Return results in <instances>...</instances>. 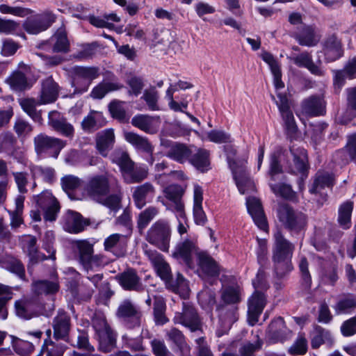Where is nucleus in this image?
<instances>
[{
    "mask_svg": "<svg viewBox=\"0 0 356 356\" xmlns=\"http://www.w3.org/2000/svg\"><path fill=\"white\" fill-rule=\"evenodd\" d=\"M48 123L56 131L63 136L72 138L74 136V127L59 112L52 111L48 115Z\"/></svg>",
    "mask_w": 356,
    "mask_h": 356,
    "instance_id": "obj_20",
    "label": "nucleus"
},
{
    "mask_svg": "<svg viewBox=\"0 0 356 356\" xmlns=\"http://www.w3.org/2000/svg\"><path fill=\"white\" fill-rule=\"evenodd\" d=\"M115 279L124 290L141 292L145 289L140 277L134 268H127L124 272L118 274Z\"/></svg>",
    "mask_w": 356,
    "mask_h": 356,
    "instance_id": "obj_14",
    "label": "nucleus"
},
{
    "mask_svg": "<svg viewBox=\"0 0 356 356\" xmlns=\"http://www.w3.org/2000/svg\"><path fill=\"white\" fill-rule=\"evenodd\" d=\"M154 118L140 114L132 118L131 124L146 133L154 134L156 132V129L154 127Z\"/></svg>",
    "mask_w": 356,
    "mask_h": 356,
    "instance_id": "obj_43",
    "label": "nucleus"
},
{
    "mask_svg": "<svg viewBox=\"0 0 356 356\" xmlns=\"http://www.w3.org/2000/svg\"><path fill=\"white\" fill-rule=\"evenodd\" d=\"M85 191L90 199L95 201L102 200L110 192L108 176L98 175L91 177L85 186Z\"/></svg>",
    "mask_w": 356,
    "mask_h": 356,
    "instance_id": "obj_7",
    "label": "nucleus"
},
{
    "mask_svg": "<svg viewBox=\"0 0 356 356\" xmlns=\"http://www.w3.org/2000/svg\"><path fill=\"white\" fill-rule=\"evenodd\" d=\"M111 160L120 167L122 175L130 170L134 163L129 154L122 149H115L111 154Z\"/></svg>",
    "mask_w": 356,
    "mask_h": 356,
    "instance_id": "obj_35",
    "label": "nucleus"
},
{
    "mask_svg": "<svg viewBox=\"0 0 356 356\" xmlns=\"http://www.w3.org/2000/svg\"><path fill=\"white\" fill-rule=\"evenodd\" d=\"M333 308L337 315L351 312L356 309V296L348 294L341 298Z\"/></svg>",
    "mask_w": 356,
    "mask_h": 356,
    "instance_id": "obj_44",
    "label": "nucleus"
},
{
    "mask_svg": "<svg viewBox=\"0 0 356 356\" xmlns=\"http://www.w3.org/2000/svg\"><path fill=\"white\" fill-rule=\"evenodd\" d=\"M56 19L55 15L51 12H44L28 17L23 24L24 30L30 34H38L47 30Z\"/></svg>",
    "mask_w": 356,
    "mask_h": 356,
    "instance_id": "obj_8",
    "label": "nucleus"
},
{
    "mask_svg": "<svg viewBox=\"0 0 356 356\" xmlns=\"http://www.w3.org/2000/svg\"><path fill=\"white\" fill-rule=\"evenodd\" d=\"M122 88L123 85L118 82H101L92 89L90 96L94 99H102L107 93Z\"/></svg>",
    "mask_w": 356,
    "mask_h": 356,
    "instance_id": "obj_42",
    "label": "nucleus"
},
{
    "mask_svg": "<svg viewBox=\"0 0 356 356\" xmlns=\"http://www.w3.org/2000/svg\"><path fill=\"white\" fill-rule=\"evenodd\" d=\"M12 175L20 195H23L26 193L28 192L27 186L29 184L30 174L25 171H14L12 172Z\"/></svg>",
    "mask_w": 356,
    "mask_h": 356,
    "instance_id": "obj_57",
    "label": "nucleus"
},
{
    "mask_svg": "<svg viewBox=\"0 0 356 356\" xmlns=\"http://www.w3.org/2000/svg\"><path fill=\"white\" fill-rule=\"evenodd\" d=\"M158 208L153 206H150L140 212L137 219L138 229L140 231L145 229L149 223L158 215Z\"/></svg>",
    "mask_w": 356,
    "mask_h": 356,
    "instance_id": "obj_52",
    "label": "nucleus"
},
{
    "mask_svg": "<svg viewBox=\"0 0 356 356\" xmlns=\"http://www.w3.org/2000/svg\"><path fill=\"white\" fill-rule=\"evenodd\" d=\"M198 253L200 252L197 250L195 243L189 238H186L177 243L172 255L180 263L184 264L189 268H193L194 262L192 257L194 254L198 257Z\"/></svg>",
    "mask_w": 356,
    "mask_h": 356,
    "instance_id": "obj_9",
    "label": "nucleus"
},
{
    "mask_svg": "<svg viewBox=\"0 0 356 356\" xmlns=\"http://www.w3.org/2000/svg\"><path fill=\"white\" fill-rule=\"evenodd\" d=\"M80 264L86 274L93 273L104 266V257L99 255H94L87 260L82 261Z\"/></svg>",
    "mask_w": 356,
    "mask_h": 356,
    "instance_id": "obj_58",
    "label": "nucleus"
},
{
    "mask_svg": "<svg viewBox=\"0 0 356 356\" xmlns=\"http://www.w3.org/2000/svg\"><path fill=\"white\" fill-rule=\"evenodd\" d=\"M197 298L201 307L208 311H211L216 305V293L211 289L205 288L197 295Z\"/></svg>",
    "mask_w": 356,
    "mask_h": 356,
    "instance_id": "obj_49",
    "label": "nucleus"
},
{
    "mask_svg": "<svg viewBox=\"0 0 356 356\" xmlns=\"http://www.w3.org/2000/svg\"><path fill=\"white\" fill-rule=\"evenodd\" d=\"M189 162L201 172H207L210 168L209 153L206 149H198L191 157Z\"/></svg>",
    "mask_w": 356,
    "mask_h": 356,
    "instance_id": "obj_40",
    "label": "nucleus"
},
{
    "mask_svg": "<svg viewBox=\"0 0 356 356\" xmlns=\"http://www.w3.org/2000/svg\"><path fill=\"white\" fill-rule=\"evenodd\" d=\"M174 321L176 323H180L195 332L201 330L202 323L196 309L191 305L184 304L183 311L177 313Z\"/></svg>",
    "mask_w": 356,
    "mask_h": 356,
    "instance_id": "obj_11",
    "label": "nucleus"
},
{
    "mask_svg": "<svg viewBox=\"0 0 356 356\" xmlns=\"http://www.w3.org/2000/svg\"><path fill=\"white\" fill-rule=\"evenodd\" d=\"M24 247L30 259V261L33 264H37L40 261L45 260L48 258L55 259V250L50 244H47L44 247L45 250L50 254L49 257L38 252L36 246L37 239L35 236H27L24 239Z\"/></svg>",
    "mask_w": 356,
    "mask_h": 356,
    "instance_id": "obj_17",
    "label": "nucleus"
},
{
    "mask_svg": "<svg viewBox=\"0 0 356 356\" xmlns=\"http://www.w3.org/2000/svg\"><path fill=\"white\" fill-rule=\"evenodd\" d=\"M59 86L51 76L47 77L42 83L41 93L39 99L40 104L54 102L58 96Z\"/></svg>",
    "mask_w": 356,
    "mask_h": 356,
    "instance_id": "obj_26",
    "label": "nucleus"
},
{
    "mask_svg": "<svg viewBox=\"0 0 356 356\" xmlns=\"http://www.w3.org/2000/svg\"><path fill=\"white\" fill-rule=\"evenodd\" d=\"M325 113V102L320 96H311L301 103V111L298 115L302 120L303 116L323 115Z\"/></svg>",
    "mask_w": 356,
    "mask_h": 356,
    "instance_id": "obj_12",
    "label": "nucleus"
},
{
    "mask_svg": "<svg viewBox=\"0 0 356 356\" xmlns=\"http://www.w3.org/2000/svg\"><path fill=\"white\" fill-rule=\"evenodd\" d=\"M291 60L298 67L307 68L312 74L322 76L325 74L324 70L314 63L312 56L307 51L293 56Z\"/></svg>",
    "mask_w": 356,
    "mask_h": 356,
    "instance_id": "obj_27",
    "label": "nucleus"
},
{
    "mask_svg": "<svg viewBox=\"0 0 356 356\" xmlns=\"http://www.w3.org/2000/svg\"><path fill=\"white\" fill-rule=\"evenodd\" d=\"M270 187L276 195L290 200H292L296 197V193L292 190L290 185L285 184H270Z\"/></svg>",
    "mask_w": 356,
    "mask_h": 356,
    "instance_id": "obj_60",
    "label": "nucleus"
},
{
    "mask_svg": "<svg viewBox=\"0 0 356 356\" xmlns=\"http://www.w3.org/2000/svg\"><path fill=\"white\" fill-rule=\"evenodd\" d=\"M6 82L15 90H23L27 88L28 83L25 74L20 71L14 72L6 80Z\"/></svg>",
    "mask_w": 356,
    "mask_h": 356,
    "instance_id": "obj_56",
    "label": "nucleus"
},
{
    "mask_svg": "<svg viewBox=\"0 0 356 356\" xmlns=\"http://www.w3.org/2000/svg\"><path fill=\"white\" fill-rule=\"evenodd\" d=\"M156 193V189L150 182L134 188L132 198L135 206L138 209H143L147 203L151 202Z\"/></svg>",
    "mask_w": 356,
    "mask_h": 356,
    "instance_id": "obj_18",
    "label": "nucleus"
},
{
    "mask_svg": "<svg viewBox=\"0 0 356 356\" xmlns=\"http://www.w3.org/2000/svg\"><path fill=\"white\" fill-rule=\"evenodd\" d=\"M147 177V170L143 168H134V162L131 167L130 170L125 172L122 177L127 184L139 183L146 179Z\"/></svg>",
    "mask_w": 356,
    "mask_h": 356,
    "instance_id": "obj_50",
    "label": "nucleus"
},
{
    "mask_svg": "<svg viewBox=\"0 0 356 356\" xmlns=\"http://www.w3.org/2000/svg\"><path fill=\"white\" fill-rule=\"evenodd\" d=\"M266 303V298L264 293L255 291L248 300V316L251 325L257 323L259 316L263 312Z\"/></svg>",
    "mask_w": 356,
    "mask_h": 356,
    "instance_id": "obj_15",
    "label": "nucleus"
},
{
    "mask_svg": "<svg viewBox=\"0 0 356 356\" xmlns=\"http://www.w3.org/2000/svg\"><path fill=\"white\" fill-rule=\"evenodd\" d=\"M141 98L146 102L149 110L158 111L159 109L158 106L159 95L155 88L145 90Z\"/></svg>",
    "mask_w": 356,
    "mask_h": 356,
    "instance_id": "obj_61",
    "label": "nucleus"
},
{
    "mask_svg": "<svg viewBox=\"0 0 356 356\" xmlns=\"http://www.w3.org/2000/svg\"><path fill=\"white\" fill-rule=\"evenodd\" d=\"M277 216L282 225L291 232H299L306 225V216L293 209L287 204H280L277 209Z\"/></svg>",
    "mask_w": 356,
    "mask_h": 356,
    "instance_id": "obj_3",
    "label": "nucleus"
},
{
    "mask_svg": "<svg viewBox=\"0 0 356 356\" xmlns=\"http://www.w3.org/2000/svg\"><path fill=\"white\" fill-rule=\"evenodd\" d=\"M15 308L17 316L24 319H31L36 315V303L33 300H17Z\"/></svg>",
    "mask_w": 356,
    "mask_h": 356,
    "instance_id": "obj_34",
    "label": "nucleus"
},
{
    "mask_svg": "<svg viewBox=\"0 0 356 356\" xmlns=\"http://www.w3.org/2000/svg\"><path fill=\"white\" fill-rule=\"evenodd\" d=\"M104 245L106 251L118 257H123L126 253L127 237L123 234H113L104 240Z\"/></svg>",
    "mask_w": 356,
    "mask_h": 356,
    "instance_id": "obj_25",
    "label": "nucleus"
},
{
    "mask_svg": "<svg viewBox=\"0 0 356 356\" xmlns=\"http://www.w3.org/2000/svg\"><path fill=\"white\" fill-rule=\"evenodd\" d=\"M198 264L202 273L208 277H217L220 270L216 262L206 252L198 253Z\"/></svg>",
    "mask_w": 356,
    "mask_h": 356,
    "instance_id": "obj_32",
    "label": "nucleus"
},
{
    "mask_svg": "<svg viewBox=\"0 0 356 356\" xmlns=\"http://www.w3.org/2000/svg\"><path fill=\"white\" fill-rule=\"evenodd\" d=\"M229 168L232 170L234 179L241 194L254 191V184L249 177L246 170V161H232L229 157Z\"/></svg>",
    "mask_w": 356,
    "mask_h": 356,
    "instance_id": "obj_5",
    "label": "nucleus"
},
{
    "mask_svg": "<svg viewBox=\"0 0 356 356\" xmlns=\"http://www.w3.org/2000/svg\"><path fill=\"white\" fill-rule=\"evenodd\" d=\"M99 348L104 353L111 352L115 346L116 339L113 332L110 329L97 335Z\"/></svg>",
    "mask_w": 356,
    "mask_h": 356,
    "instance_id": "obj_45",
    "label": "nucleus"
},
{
    "mask_svg": "<svg viewBox=\"0 0 356 356\" xmlns=\"http://www.w3.org/2000/svg\"><path fill=\"white\" fill-rule=\"evenodd\" d=\"M167 339L172 342L181 353L188 352L189 346L187 344L183 333L175 327H171L166 330Z\"/></svg>",
    "mask_w": 356,
    "mask_h": 356,
    "instance_id": "obj_41",
    "label": "nucleus"
},
{
    "mask_svg": "<svg viewBox=\"0 0 356 356\" xmlns=\"http://www.w3.org/2000/svg\"><path fill=\"white\" fill-rule=\"evenodd\" d=\"M86 223L81 215L77 212L70 211L67 212L64 223V228L70 233H79L84 229Z\"/></svg>",
    "mask_w": 356,
    "mask_h": 356,
    "instance_id": "obj_33",
    "label": "nucleus"
},
{
    "mask_svg": "<svg viewBox=\"0 0 356 356\" xmlns=\"http://www.w3.org/2000/svg\"><path fill=\"white\" fill-rule=\"evenodd\" d=\"M106 124L102 113L92 111L81 122V127L85 131L93 132Z\"/></svg>",
    "mask_w": 356,
    "mask_h": 356,
    "instance_id": "obj_31",
    "label": "nucleus"
},
{
    "mask_svg": "<svg viewBox=\"0 0 356 356\" xmlns=\"http://www.w3.org/2000/svg\"><path fill=\"white\" fill-rule=\"evenodd\" d=\"M247 209L255 225L261 230L268 231V225L266 217L260 200L254 197L246 199Z\"/></svg>",
    "mask_w": 356,
    "mask_h": 356,
    "instance_id": "obj_16",
    "label": "nucleus"
},
{
    "mask_svg": "<svg viewBox=\"0 0 356 356\" xmlns=\"http://www.w3.org/2000/svg\"><path fill=\"white\" fill-rule=\"evenodd\" d=\"M334 184L333 177L327 172H318L313 182L309 192L312 194L319 195L320 199L317 200L318 202L323 205L327 200L326 188H331Z\"/></svg>",
    "mask_w": 356,
    "mask_h": 356,
    "instance_id": "obj_13",
    "label": "nucleus"
},
{
    "mask_svg": "<svg viewBox=\"0 0 356 356\" xmlns=\"http://www.w3.org/2000/svg\"><path fill=\"white\" fill-rule=\"evenodd\" d=\"M295 38L300 45L307 47L316 46L320 40V37L317 35L312 27L304 26L302 31L296 34Z\"/></svg>",
    "mask_w": 356,
    "mask_h": 356,
    "instance_id": "obj_39",
    "label": "nucleus"
},
{
    "mask_svg": "<svg viewBox=\"0 0 356 356\" xmlns=\"http://www.w3.org/2000/svg\"><path fill=\"white\" fill-rule=\"evenodd\" d=\"M13 130L19 138H24L33 131L32 125L22 118H17L13 124Z\"/></svg>",
    "mask_w": 356,
    "mask_h": 356,
    "instance_id": "obj_63",
    "label": "nucleus"
},
{
    "mask_svg": "<svg viewBox=\"0 0 356 356\" xmlns=\"http://www.w3.org/2000/svg\"><path fill=\"white\" fill-rule=\"evenodd\" d=\"M229 168L232 170L234 179L241 194L254 191V184L249 177L246 170V161H232L229 157Z\"/></svg>",
    "mask_w": 356,
    "mask_h": 356,
    "instance_id": "obj_6",
    "label": "nucleus"
},
{
    "mask_svg": "<svg viewBox=\"0 0 356 356\" xmlns=\"http://www.w3.org/2000/svg\"><path fill=\"white\" fill-rule=\"evenodd\" d=\"M0 266L10 272L16 274L20 278L25 276V270L22 262L11 255H5L0 259Z\"/></svg>",
    "mask_w": 356,
    "mask_h": 356,
    "instance_id": "obj_36",
    "label": "nucleus"
},
{
    "mask_svg": "<svg viewBox=\"0 0 356 356\" xmlns=\"http://www.w3.org/2000/svg\"><path fill=\"white\" fill-rule=\"evenodd\" d=\"M192 151L186 145L177 143L172 145L167 153V156L180 163L189 161Z\"/></svg>",
    "mask_w": 356,
    "mask_h": 356,
    "instance_id": "obj_38",
    "label": "nucleus"
},
{
    "mask_svg": "<svg viewBox=\"0 0 356 356\" xmlns=\"http://www.w3.org/2000/svg\"><path fill=\"white\" fill-rule=\"evenodd\" d=\"M116 316L129 329L138 327L141 325L143 313L130 300H124L120 304Z\"/></svg>",
    "mask_w": 356,
    "mask_h": 356,
    "instance_id": "obj_4",
    "label": "nucleus"
},
{
    "mask_svg": "<svg viewBox=\"0 0 356 356\" xmlns=\"http://www.w3.org/2000/svg\"><path fill=\"white\" fill-rule=\"evenodd\" d=\"M124 136L125 140L136 149L147 153L153 152V146L147 138L131 131L125 132Z\"/></svg>",
    "mask_w": 356,
    "mask_h": 356,
    "instance_id": "obj_37",
    "label": "nucleus"
},
{
    "mask_svg": "<svg viewBox=\"0 0 356 356\" xmlns=\"http://www.w3.org/2000/svg\"><path fill=\"white\" fill-rule=\"evenodd\" d=\"M323 51L327 62L338 60L343 54L341 40L335 35L327 37L323 42Z\"/></svg>",
    "mask_w": 356,
    "mask_h": 356,
    "instance_id": "obj_23",
    "label": "nucleus"
},
{
    "mask_svg": "<svg viewBox=\"0 0 356 356\" xmlns=\"http://www.w3.org/2000/svg\"><path fill=\"white\" fill-rule=\"evenodd\" d=\"M171 229L169 224L159 220L152 225L147 230L145 239L163 252H168L170 248Z\"/></svg>",
    "mask_w": 356,
    "mask_h": 356,
    "instance_id": "obj_2",
    "label": "nucleus"
},
{
    "mask_svg": "<svg viewBox=\"0 0 356 356\" xmlns=\"http://www.w3.org/2000/svg\"><path fill=\"white\" fill-rule=\"evenodd\" d=\"M76 248L79 251V263L87 260L93 255L92 245L87 241H76L75 242Z\"/></svg>",
    "mask_w": 356,
    "mask_h": 356,
    "instance_id": "obj_64",
    "label": "nucleus"
},
{
    "mask_svg": "<svg viewBox=\"0 0 356 356\" xmlns=\"http://www.w3.org/2000/svg\"><path fill=\"white\" fill-rule=\"evenodd\" d=\"M60 183L63 191L72 200L74 197L71 193L80 187L81 180L74 175H68L61 178Z\"/></svg>",
    "mask_w": 356,
    "mask_h": 356,
    "instance_id": "obj_54",
    "label": "nucleus"
},
{
    "mask_svg": "<svg viewBox=\"0 0 356 356\" xmlns=\"http://www.w3.org/2000/svg\"><path fill=\"white\" fill-rule=\"evenodd\" d=\"M290 152L293 157V167L291 169L292 173L303 174L307 170V154L303 147L295 145L290 147Z\"/></svg>",
    "mask_w": 356,
    "mask_h": 356,
    "instance_id": "obj_29",
    "label": "nucleus"
},
{
    "mask_svg": "<svg viewBox=\"0 0 356 356\" xmlns=\"http://www.w3.org/2000/svg\"><path fill=\"white\" fill-rule=\"evenodd\" d=\"M353 209V202H346L339 209L338 222L344 229H349L351 225V213Z\"/></svg>",
    "mask_w": 356,
    "mask_h": 356,
    "instance_id": "obj_48",
    "label": "nucleus"
},
{
    "mask_svg": "<svg viewBox=\"0 0 356 356\" xmlns=\"http://www.w3.org/2000/svg\"><path fill=\"white\" fill-rule=\"evenodd\" d=\"M33 141L35 149L38 154H41L49 149H52L55 158L58 156L60 150L65 145V143L63 140L43 134L35 136Z\"/></svg>",
    "mask_w": 356,
    "mask_h": 356,
    "instance_id": "obj_10",
    "label": "nucleus"
},
{
    "mask_svg": "<svg viewBox=\"0 0 356 356\" xmlns=\"http://www.w3.org/2000/svg\"><path fill=\"white\" fill-rule=\"evenodd\" d=\"M203 190L198 184L194 185L193 190V216L197 225H203L207 221L206 215L202 209Z\"/></svg>",
    "mask_w": 356,
    "mask_h": 356,
    "instance_id": "obj_30",
    "label": "nucleus"
},
{
    "mask_svg": "<svg viewBox=\"0 0 356 356\" xmlns=\"http://www.w3.org/2000/svg\"><path fill=\"white\" fill-rule=\"evenodd\" d=\"M291 337V330L286 327L284 319L279 317L271 322L268 332L271 343L284 342Z\"/></svg>",
    "mask_w": 356,
    "mask_h": 356,
    "instance_id": "obj_21",
    "label": "nucleus"
},
{
    "mask_svg": "<svg viewBox=\"0 0 356 356\" xmlns=\"http://www.w3.org/2000/svg\"><path fill=\"white\" fill-rule=\"evenodd\" d=\"M22 109L26 112L34 121L40 122L42 116L40 111L36 110V105H40L39 100L36 101L34 99H24L20 103Z\"/></svg>",
    "mask_w": 356,
    "mask_h": 356,
    "instance_id": "obj_55",
    "label": "nucleus"
},
{
    "mask_svg": "<svg viewBox=\"0 0 356 356\" xmlns=\"http://www.w3.org/2000/svg\"><path fill=\"white\" fill-rule=\"evenodd\" d=\"M52 327L54 337L56 339H65L69 334L71 327V318L63 310H59L54 318Z\"/></svg>",
    "mask_w": 356,
    "mask_h": 356,
    "instance_id": "obj_22",
    "label": "nucleus"
},
{
    "mask_svg": "<svg viewBox=\"0 0 356 356\" xmlns=\"http://www.w3.org/2000/svg\"><path fill=\"white\" fill-rule=\"evenodd\" d=\"M65 346L62 343H56L51 340L45 339L42 344V351L46 356H63Z\"/></svg>",
    "mask_w": 356,
    "mask_h": 356,
    "instance_id": "obj_59",
    "label": "nucleus"
},
{
    "mask_svg": "<svg viewBox=\"0 0 356 356\" xmlns=\"http://www.w3.org/2000/svg\"><path fill=\"white\" fill-rule=\"evenodd\" d=\"M265 266H260L255 278L252 280V285L255 291H259V289L267 290L269 288L267 280L268 275L265 270Z\"/></svg>",
    "mask_w": 356,
    "mask_h": 356,
    "instance_id": "obj_62",
    "label": "nucleus"
},
{
    "mask_svg": "<svg viewBox=\"0 0 356 356\" xmlns=\"http://www.w3.org/2000/svg\"><path fill=\"white\" fill-rule=\"evenodd\" d=\"M274 237L272 256L273 275L275 279L282 280L293 269L291 258L294 245L286 240L280 232H276Z\"/></svg>",
    "mask_w": 356,
    "mask_h": 356,
    "instance_id": "obj_1",
    "label": "nucleus"
},
{
    "mask_svg": "<svg viewBox=\"0 0 356 356\" xmlns=\"http://www.w3.org/2000/svg\"><path fill=\"white\" fill-rule=\"evenodd\" d=\"M53 51L56 53H67L70 51V42L65 31L63 29L58 30L52 36Z\"/></svg>",
    "mask_w": 356,
    "mask_h": 356,
    "instance_id": "obj_46",
    "label": "nucleus"
},
{
    "mask_svg": "<svg viewBox=\"0 0 356 356\" xmlns=\"http://www.w3.org/2000/svg\"><path fill=\"white\" fill-rule=\"evenodd\" d=\"M96 148L104 157L108 155L115 143V135L112 129H106L98 133L96 136Z\"/></svg>",
    "mask_w": 356,
    "mask_h": 356,
    "instance_id": "obj_28",
    "label": "nucleus"
},
{
    "mask_svg": "<svg viewBox=\"0 0 356 356\" xmlns=\"http://www.w3.org/2000/svg\"><path fill=\"white\" fill-rule=\"evenodd\" d=\"M145 254L152 262L156 273L165 283L172 275L169 264L165 261L163 256L154 250H146Z\"/></svg>",
    "mask_w": 356,
    "mask_h": 356,
    "instance_id": "obj_24",
    "label": "nucleus"
},
{
    "mask_svg": "<svg viewBox=\"0 0 356 356\" xmlns=\"http://www.w3.org/2000/svg\"><path fill=\"white\" fill-rule=\"evenodd\" d=\"M334 86L335 90L340 91L346 83V79L356 78V56L349 58L343 70H333Z\"/></svg>",
    "mask_w": 356,
    "mask_h": 356,
    "instance_id": "obj_19",
    "label": "nucleus"
},
{
    "mask_svg": "<svg viewBox=\"0 0 356 356\" xmlns=\"http://www.w3.org/2000/svg\"><path fill=\"white\" fill-rule=\"evenodd\" d=\"M58 289L59 285L56 281L39 280L33 285V291L38 295L54 293Z\"/></svg>",
    "mask_w": 356,
    "mask_h": 356,
    "instance_id": "obj_51",
    "label": "nucleus"
},
{
    "mask_svg": "<svg viewBox=\"0 0 356 356\" xmlns=\"http://www.w3.org/2000/svg\"><path fill=\"white\" fill-rule=\"evenodd\" d=\"M73 75H76L90 82L99 75V69L97 67L75 66L72 69Z\"/></svg>",
    "mask_w": 356,
    "mask_h": 356,
    "instance_id": "obj_53",
    "label": "nucleus"
},
{
    "mask_svg": "<svg viewBox=\"0 0 356 356\" xmlns=\"http://www.w3.org/2000/svg\"><path fill=\"white\" fill-rule=\"evenodd\" d=\"M24 200L25 197L24 195H17L15 200V209L14 211L10 212L11 218L10 226L13 229L19 227L23 223L22 214L24 209Z\"/></svg>",
    "mask_w": 356,
    "mask_h": 356,
    "instance_id": "obj_47",
    "label": "nucleus"
}]
</instances>
